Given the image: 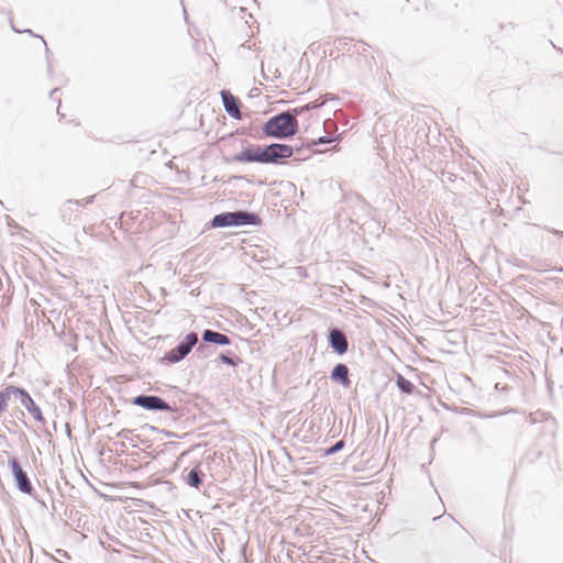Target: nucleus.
<instances>
[{"label":"nucleus","instance_id":"1","mask_svg":"<svg viewBox=\"0 0 563 563\" xmlns=\"http://www.w3.org/2000/svg\"><path fill=\"white\" fill-rule=\"evenodd\" d=\"M298 121L295 115L284 112L269 119L264 128V132L274 137H289L297 133Z\"/></svg>","mask_w":563,"mask_h":563},{"label":"nucleus","instance_id":"2","mask_svg":"<svg viewBox=\"0 0 563 563\" xmlns=\"http://www.w3.org/2000/svg\"><path fill=\"white\" fill-rule=\"evenodd\" d=\"M257 216L249 212H224L217 214L212 219L211 224L213 228L238 227L243 224H255L257 223Z\"/></svg>","mask_w":563,"mask_h":563},{"label":"nucleus","instance_id":"3","mask_svg":"<svg viewBox=\"0 0 563 563\" xmlns=\"http://www.w3.org/2000/svg\"><path fill=\"white\" fill-rule=\"evenodd\" d=\"M264 164H276L294 154L290 145L274 143L263 148Z\"/></svg>","mask_w":563,"mask_h":563},{"label":"nucleus","instance_id":"4","mask_svg":"<svg viewBox=\"0 0 563 563\" xmlns=\"http://www.w3.org/2000/svg\"><path fill=\"white\" fill-rule=\"evenodd\" d=\"M197 341L198 336L196 333L187 334L185 340L168 353V360L174 363L183 360L191 351Z\"/></svg>","mask_w":563,"mask_h":563},{"label":"nucleus","instance_id":"5","mask_svg":"<svg viewBox=\"0 0 563 563\" xmlns=\"http://www.w3.org/2000/svg\"><path fill=\"white\" fill-rule=\"evenodd\" d=\"M263 148L258 145H252L234 156V161L239 163H262L264 164Z\"/></svg>","mask_w":563,"mask_h":563},{"label":"nucleus","instance_id":"6","mask_svg":"<svg viewBox=\"0 0 563 563\" xmlns=\"http://www.w3.org/2000/svg\"><path fill=\"white\" fill-rule=\"evenodd\" d=\"M133 404L151 410H168L169 406L157 396H137Z\"/></svg>","mask_w":563,"mask_h":563},{"label":"nucleus","instance_id":"7","mask_svg":"<svg viewBox=\"0 0 563 563\" xmlns=\"http://www.w3.org/2000/svg\"><path fill=\"white\" fill-rule=\"evenodd\" d=\"M221 97L225 111L233 119L240 120L242 118L240 110V100L235 98L230 91L222 90Z\"/></svg>","mask_w":563,"mask_h":563},{"label":"nucleus","instance_id":"8","mask_svg":"<svg viewBox=\"0 0 563 563\" xmlns=\"http://www.w3.org/2000/svg\"><path fill=\"white\" fill-rule=\"evenodd\" d=\"M18 397H20L21 402L26 407V409L34 417V419L38 421L43 420V415L40 407L34 402V400L26 390L19 388Z\"/></svg>","mask_w":563,"mask_h":563},{"label":"nucleus","instance_id":"9","mask_svg":"<svg viewBox=\"0 0 563 563\" xmlns=\"http://www.w3.org/2000/svg\"><path fill=\"white\" fill-rule=\"evenodd\" d=\"M11 468L18 482L19 488L24 493H30L32 486L27 479L26 474L23 472L16 460L11 461Z\"/></svg>","mask_w":563,"mask_h":563},{"label":"nucleus","instance_id":"10","mask_svg":"<svg viewBox=\"0 0 563 563\" xmlns=\"http://www.w3.org/2000/svg\"><path fill=\"white\" fill-rule=\"evenodd\" d=\"M331 346L339 353L343 354L347 351L349 344L344 334L339 330H332L330 332Z\"/></svg>","mask_w":563,"mask_h":563},{"label":"nucleus","instance_id":"11","mask_svg":"<svg viewBox=\"0 0 563 563\" xmlns=\"http://www.w3.org/2000/svg\"><path fill=\"white\" fill-rule=\"evenodd\" d=\"M19 387L15 386H7L0 391V413L5 411L8 408V402L12 396L18 397Z\"/></svg>","mask_w":563,"mask_h":563},{"label":"nucleus","instance_id":"12","mask_svg":"<svg viewBox=\"0 0 563 563\" xmlns=\"http://www.w3.org/2000/svg\"><path fill=\"white\" fill-rule=\"evenodd\" d=\"M331 378L333 380L341 382L344 386H349L350 379L347 366L344 364H338L332 371Z\"/></svg>","mask_w":563,"mask_h":563},{"label":"nucleus","instance_id":"13","mask_svg":"<svg viewBox=\"0 0 563 563\" xmlns=\"http://www.w3.org/2000/svg\"><path fill=\"white\" fill-rule=\"evenodd\" d=\"M202 339L207 342H212L219 345H227L230 343V339L227 335L212 330H206Z\"/></svg>","mask_w":563,"mask_h":563},{"label":"nucleus","instance_id":"14","mask_svg":"<svg viewBox=\"0 0 563 563\" xmlns=\"http://www.w3.org/2000/svg\"><path fill=\"white\" fill-rule=\"evenodd\" d=\"M397 385L399 389L406 394H411L413 390L412 383L400 375L397 378Z\"/></svg>","mask_w":563,"mask_h":563},{"label":"nucleus","instance_id":"15","mask_svg":"<svg viewBox=\"0 0 563 563\" xmlns=\"http://www.w3.org/2000/svg\"><path fill=\"white\" fill-rule=\"evenodd\" d=\"M187 483L192 487H199V485L201 484V478L196 470L189 472L187 476Z\"/></svg>","mask_w":563,"mask_h":563},{"label":"nucleus","instance_id":"16","mask_svg":"<svg viewBox=\"0 0 563 563\" xmlns=\"http://www.w3.org/2000/svg\"><path fill=\"white\" fill-rule=\"evenodd\" d=\"M219 358H220V361L222 363H225V364H229V365H235L234 361L232 358H230L229 356H227V355L222 354V355H220Z\"/></svg>","mask_w":563,"mask_h":563},{"label":"nucleus","instance_id":"17","mask_svg":"<svg viewBox=\"0 0 563 563\" xmlns=\"http://www.w3.org/2000/svg\"><path fill=\"white\" fill-rule=\"evenodd\" d=\"M343 448V441H339L331 450L330 452L339 451Z\"/></svg>","mask_w":563,"mask_h":563},{"label":"nucleus","instance_id":"18","mask_svg":"<svg viewBox=\"0 0 563 563\" xmlns=\"http://www.w3.org/2000/svg\"><path fill=\"white\" fill-rule=\"evenodd\" d=\"M328 141L324 137H319L317 144L327 143Z\"/></svg>","mask_w":563,"mask_h":563}]
</instances>
